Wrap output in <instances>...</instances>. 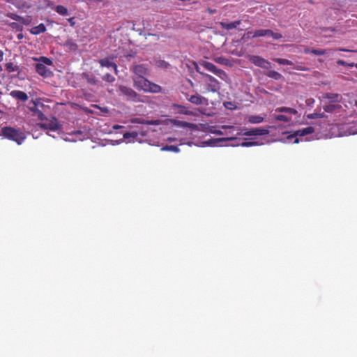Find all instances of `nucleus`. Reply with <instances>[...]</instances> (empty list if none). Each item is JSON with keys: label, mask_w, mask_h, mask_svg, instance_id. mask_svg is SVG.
<instances>
[{"label": "nucleus", "mask_w": 357, "mask_h": 357, "mask_svg": "<svg viewBox=\"0 0 357 357\" xmlns=\"http://www.w3.org/2000/svg\"><path fill=\"white\" fill-rule=\"evenodd\" d=\"M8 3L13 4L17 8H30L31 5L28 4L25 1H17L16 0H8Z\"/></svg>", "instance_id": "20"}, {"label": "nucleus", "mask_w": 357, "mask_h": 357, "mask_svg": "<svg viewBox=\"0 0 357 357\" xmlns=\"http://www.w3.org/2000/svg\"><path fill=\"white\" fill-rule=\"evenodd\" d=\"M338 50L342 51V52H349L350 51L349 50L344 49V48H339Z\"/></svg>", "instance_id": "56"}, {"label": "nucleus", "mask_w": 357, "mask_h": 357, "mask_svg": "<svg viewBox=\"0 0 357 357\" xmlns=\"http://www.w3.org/2000/svg\"><path fill=\"white\" fill-rule=\"evenodd\" d=\"M39 61H42L44 65L51 66L52 64V60L47 57L42 56L39 59Z\"/></svg>", "instance_id": "40"}, {"label": "nucleus", "mask_w": 357, "mask_h": 357, "mask_svg": "<svg viewBox=\"0 0 357 357\" xmlns=\"http://www.w3.org/2000/svg\"><path fill=\"white\" fill-rule=\"evenodd\" d=\"M141 124H146V125H158L159 121L158 120H142Z\"/></svg>", "instance_id": "38"}, {"label": "nucleus", "mask_w": 357, "mask_h": 357, "mask_svg": "<svg viewBox=\"0 0 357 357\" xmlns=\"http://www.w3.org/2000/svg\"><path fill=\"white\" fill-rule=\"evenodd\" d=\"M68 21L70 22V23L71 24V25H73V24H74L73 18H70V19L68 20Z\"/></svg>", "instance_id": "58"}, {"label": "nucleus", "mask_w": 357, "mask_h": 357, "mask_svg": "<svg viewBox=\"0 0 357 357\" xmlns=\"http://www.w3.org/2000/svg\"><path fill=\"white\" fill-rule=\"evenodd\" d=\"M40 128L54 131L60 129L61 126L55 118H52L49 122L40 124Z\"/></svg>", "instance_id": "12"}, {"label": "nucleus", "mask_w": 357, "mask_h": 357, "mask_svg": "<svg viewBox=\"0 0 357 357\" xmlns=\"http://www.w3.org/2000/svg\"><path fill=\"white\" fill-rule=\"evenodd\" d=\"M140 135H141L142 136H144H144H146L147 133H146V131H142V132H140Z\"/></svg>", "instance_id": "57"}, {"label": "nucleus", "mask_w": 357, "mask_h": 357, "mask_svg": "<svg viewBox=\"0 0 357 357\" xmlns=\"http://www.w3.org/2000/svg\"><path fill=\"white\" fill-rule=\"evenodd\" d=\"M162 151H173L175 153L180 152V149L178 146L174 145H166L161 148Z\"/></svg>", "instance_id": "26"}, {"label": "nucleus", "mask_w": 357, "mask_h": 357, "mask_svg": "<svg viewBox=\"0 0 357 357\" xmlns=\"http://www.w3.org/2000/svg\"><path fill=\"white\" fill-rule=\"evenodd\" d=\"M356 67L357 68V63L356 64Z\"/></svg>", "instance_id": "63"}, {"label": "nucleus", "mask_w": 357, "mask_h": 357, "mask_svg": "<svg viewBox=\"0 0 357 357\" xmlns=\"http://www.w3.org/2000/svg\"><path fill=\"white\" fill-rule=\"evenodd\" d=\"M204 76L206 78L207 91L213 93L218 92L220 88L219 82L208 74H204Z\"/></svg>", "instance_id": "9"}, {"label": "nucleus", "mask_w": 357, "mask_h": 357, "mask_svg": "<svg viewBox=\"0 0 357 357\" xmlns=\"http://www.w3.org/2000/svg\"><path fill=\"white\" fill-rule=\"evenodd\" d=\"M45 31H46L45 26L41 23L38 26L32 27L30 29V33L33 35H38V34L45 32Z\"/></svg>", "instance_id": "19"}, {"label": "nucleus", "mask_w": 357, "mask_h": 357, "mask_svg": "<svg viewBox=\"0 0 357 357\" xmlns=\"http://www.w3.org/2000/svg\"><path fill=\"white\" fill-rule=\"evenodd\" d=\"M312 54L319 56V55H324L328 54V56H331L333 54V50H321V49H314L311 51Z\"/></svg>", "instance_id": "22"}, {"label": "nucleus", "mask_w": 357, "mask_h": 357, "mask_svg": "<svg viewBox=\"0 0 357 357\" xmlns=\"http://www.w3.org/2000/svg\"><path fill=\"white\" fill-rule=\"evenodd\" d=\"M32 109H35V110H36V109H38L36 108V105L35 103H34V107H31V108H30V110H31V111H32Z\"/></svg>", "instance_id": "61"}, {"label": "nucleus", "mask_w": 357, "mask_h": 357, "mask_svg": "<svg viewBox=\"0 0 357 357\" xmlns=\"http://www.w3.org/2000/svg\"><path fill=\"white\" fill-rule=\"evenodd\" d=\"M212 132L218 135H222L224 134L221 130H214L212 131Z\"/></svg>", "instance_id": "51"}, {"label": "nucleus", "mask_w": 357, "mask_h": 357, "mask_svg": "<svg viewBox=\"0 0 357 357\" xmlns=\"http://www.w3.org/2000/svg\"><path fill=\"white\" fill-rule=\"evenodd\" d=\"M192 65L194 66L195 69L196 70V71L200 74H202L204 75V74L200 71V68L198 66L197 63L195 61H192Z\"/></svg>", "instance_id": "44"}, {"label": "nucleus", "mask_w": 357, "mask_h": 357, "mask_svg": "<svg viewBox=\"0 0 357 357\" xmlns=\"http://www.w3.org/2000/svg\"><path fill=\"white\" fill-rule=\"evenodd\" d=\"M181 126L183 127L191 128L192 126V124L188 123V122H182Z\"/></svg>", "instance_id": "48"}, {"label": "nucleus", "mask_w": 357, "mask_h": 357, "mask_svg": "<svg viewBox=\"0 0 357 357\" xmlns=\"http://www.w3.org/2000/svg\"><path fill=\"white\" fill-rule=\"evenodd\" d=\"M337 63L340 66H347V63L345 61H344L343 60H338L337 61Z\"/></svg>", "instance_id": "49"}, {"label": "nucleus", "mask_w": 357, "mask_h": 357, "mask_svg": "<svg viewBox=\"0 0 357 357\" xmlns=\"http://www.w3.org/2000/svg\"><path fill=\"white\" fill-rule=\"evenodd\" d=\"M138 135H139V132H127L123 134V138L124 139H129V138L136 139Z\"/></svg>", "instance_id": "32"}, {"label": "nucleus", "mask_w": 357, "mask_h": 357, "mask_svg": "<svg viewBox=\"0 0 357 357\" xmlns=\"http://www.w3.org/2000/svg\"><path fill=\"white\" fill-rule=\"evenodd\" d=\"M275 112H281V113H288V114H296L298 113L297 110L294 109V108H291V107H278L275 109Z\"/></svg>", "instance_id": "21"}, {"label": "nucleus", "mask_w": 357, "mask_h": 357, "mask_svg": "<svg viewBox=\"0 0 357 357\" xmlns=\"http://www.w3.org/2000/svg\"><path fill=\"white\" fill-rule=\"evenodd\" d=\"M339 95L333 93H326L324 95V98L331 100L333 102L337 101Z\"/></svg>", "instance_id": "29"}, {"label": "nucleus", "mask_w": 357, "mask_h": 357, "mask_svg": "<svg viewBox=\"0 0 357 357\" xmlns=\"http://www.w3.org/2000/svg\"><path fill=\"white\" fill-rule=\"evenodd\" d=\"M158 66L160 68H167L169 66L168 63L165 62V61H159L158 63Z\"/></svg>", "instance_id": "43"}, {"label": "nucleus", "mask_w": 357, "mask_h": 357, "mask_svg": "<svg viewBox=\"0 0 357 357\" xmlns=\"http://www.w3.org/2000/svg\"><path fill=\"white\" fill-rule=\"evenodd\" d=\"M273 60L281 65L291 66L294 64V63L291 61L285 59L275 58Z\"/></svg>", "instance_id": "28"}, {"label": "nucleus", "mask_w": 357, "mask_h": 357, "mask_svg": "<svg viewBox=\"0 0 357 357\" xmlns=\"http://www.w3.org/2000/svg\"><path fill=\"white\" fill-rule=\"evenodd\" d=\"M0 135L5 138L15 142L18 145H21L26 139V135L20 129L13 127L4 126L0 130Z\"/></svg>", "instance_id": "2"}, {"label": "nucleus", "mask_w": 357, "mask_h": 357, "mask_svg": "<svg viewBox=\"0 0 357 357\" xmlns=\"http://www.w3.org/2000/svg\"><path fill=\"white\" fill-rule=\"evenodd\" d=\"M307 119H319V118H324L325 117V115L324 113H312L310 114L307 116Z\"/></svg>", "instance_id": "33"}, {"label": "nucleus", "mask_w": 357, "mask_h": 357, "mask_svg": "<svg viewBox=\"0 0 357 357\" xmlns=\"http://www.w3.org/2000/svg\"><path fill=\"white\" fill-rule=\"evenodd\" d=\"M7 16L8 17H10V18H11V19H13L14 20L18 21V22L20 20H22V17H21V16H20V15H18L17 14H15V13H8Z\"/></svg>", "instance_id": "39"}, {"label": "nucleus", "mask_w": 357, "mask_h": 357, "mask_svg": "<svg viewBox=\"0 0 357 357\" xmlns=\"http://www.w3.org/2000/svg\"><path fill=\"white\" fill-rule=\"evenodd\" d=\"M122 127H123L122 126L115 125V126H113V128L117 130V129H119V128H121Z\"/></svg>", "instance_id": "55"}, {"label": "nucleus", "mask_w": 357, "mask_h": 357, "mask_svg": "<svg viewBox=\"0 0 357 357\" xmlns=\"http://www.w3.org/2000/svg\"><path fill=\"white\" fill-rule=\"evenodd\" d=\"M221 128H222V129L229 130V132H226V134L230 135V137L219 138V139L207 141L205 142L206 144L212 145L218 142H227V141H232V140L237 139V137L238 136V135H237V130H236V128H238L237 127H234L232 126L224 125V126H222Z\"/></svg>", "instance_id": "5"}, {"label": "nucleus", "mask_w": 357, "mask_h": 357, "mask_svg": "<svg viewBox=\"0 0 357 357\" xmlns=\"http://www.w3.org/2000/svg\"><path fill=\"white\" fill-rule=\"evenodd\" d=\"M241 24V21L237 20L231 22H221L220 23L222 28L225 29L227 30H231L233 29L236 28Z\"/></svg>", "instance_id": "17"}, {"label": "nucleus", "mask_w": 357, "mask_h": 357, "mask_svg": "<svg viewBox=\"0 0 357 357\" xmlns=\"http://www.w3.org/2000/svg\"><path fill=\"white\" fill-rule=\"evenodd\" d=\"M293 139H294V143L297 144L299 142V139L294 135V132L289 135L284 142H291Z\"/></svg>", "instance_id": "36"}, {"label": "nucleus", "mask_w": 357, "mask_h": 357, "mask_svg": "<svg viewBox=\"0 0 357 357\" xmlns=\"http://www.w3.org/2000/svg\"><path fill=\"white\" fill-rule=\"evenodd\" d=\"M200 63L204 66V68L213 73L220 79L225 80L227 78L226 73L222 70L217 68V67L213 63L205 61H202Z\"/></svg>", "instance_id": "6"}, {"label": "nucleus", "mask_w": 357, "mask_h": 357, "mask_svg": "<svg viewBox=\"0 0 357 357\" xmlns=\"http://www.w3.org/2000/svg\"><path fill=\"white\" fill-rule=\"evenodd\" d=\"M215 61L219 64L227 66L229 63V61L227 59L223 56H218L215 58Z\"/></svg>", "instance_id": "31"}, {"label": "nucleus", "mask_w": 357, "mask_h": 357, "mask_svg": "<svg viewBox=\"0 0 357 357\" xmlns=\"http://www.w3.org/2000/svg\"><path fill=\"white\" fill-rule=\"evenodd\" d=\"M5 67H6V70L10 73L17 71V70H18V68H19L17 66L14 65L11 62L6 63Z\"/></svg>", "instance_id": "30"}, {"label": "nucleus", "mask_w": 357, "mask_h": 357, "mask_svg": "<svg viewBox=\"0 0 357 357\" xmlns=\"http://www.w3.org/2000/svg\"><path fill=\"white\" fill-rule=\"evenodd\" d=\"M258 142H244L241 144V146L243 147H249V146H258L260 145Z\"/></svg>", "instance_id": "37"}, {"label": "nucleus", "mask_w": 357, "mask_h": 357, "mask_svg": "<svg viewBox=\"0 0 357 357\" xmlns=\"http://www.w3.org/2000/svg\"><path fill=\"white\" fill-rule=\"evenodd\" d=\"M132 123H141L142 122V119H135L134 120L132 121Z\"/></svg>", "instance_id": "52"}, {"label": "nucleus", "mask_w": 357, "mask_h": 357, "mask_svg": "<svg viewBox=\"0 0 357 357\" xmlns=\"http://www.w3.org/2000/svg\"><path fill=\"white\" fill-rule=\"evenodd\" d=\"M250 61L261 68L268 69L271 68V63L259 56L252 55L250 56Z\"/></svg>", "instance_id": "10"}, {"label": "nucleus", "mask_w": 357, "mask_h": 357, "mask_svg": "<svg viewBox=\"0 0 357 357\" xmlns=\"http://www.w3.org/2000/svg\"><path fill=\"white\" fill-rule=\"evenodd\" d=\"M10 26L12 27L13 29H16L17 30H22V26H20L19 24L16 23V22H12L10 24Z\"/></svg>", "instance_id": "42"}, {"label": "nucleus", "mask_w": 357, "mask_h": 357, "mask_svg": "<svg viewBox=\"0 0 357 357\" xmlns=\"http://www.w3.org/2000/svg\"><path fill=\"white\" fill-rule=\"evenodd\" d=\"M119 90L120 95L123 96L127 101H132L135 102H142L141 96L132 88L120 85L119 86Z\"/></svg>", "instance_id": "3"}, {"label": "nucleus", "mask_w": 357, "mask_h": 357, "mask_svg": "<svg viewBox=\"0 0 357 357\" xmlns=\"http://www.w3.org/2000/svg\"><path fill=\"white\" fill-rule=\"evenodd\" d=\"M3 52L0 50V62L3 60Z\"/></svg>", "instance_id": "54"}, {"label": "nucleus", "mask_w": 357, "mask_h": 357, "mask_svg": "<svg viewBox=\"0 0 357 357\" xmlns=\"http://www.w3.org/2000/svg\"><path fill=\"white\" fill-rule=\"evenodd\" d=\"M1 70V67L0 66V70Z\"/></svg>", "instance_id": "64"}, {"label": "nucleus", "mask_w": 357, "mask_h": 357, "mask_svg": "<svg viewBox=\"0 0 357 357\" xmlns=\"http://www.w3.org/2000/svg\"><path fill=\"white\" fill-rule=\"evenodd\" d=\"M337 107L335 105H327L324 107V109L326 112L332 113L335 111V109Z\"/></svg>", "instance_id": "34"}, {"label": "nucleus", "mask_w": 357, "mask_h": 357, "mask_svg": "<svg viewBox=\"0 0 357 357\" xmlns=\"http://www.w3.org/2000/svg\"><path fill=\"white\" fill-rule=\"evenodd\" d=\"M130 70L135 74L133 77H144L149 75V70L144 64H133Z\"/></svg>", "instance_id": "7"}, {"label": "nucleus", "mask_w": 357, "mask_h": 357, "mask_svg": "<svg viewBox=\"0 0 357 357\" xmlns=\"http://www.w3.org/2000/svg\"><path fill=\"white\" fill-rule=\"evenodd\" d=\"M311 51H312V50H310L309 48H305L303 52L305 54H310V53H312Z\"/></svg>", "instance_id": "53"}, {"label": "nucleus", "mask_w": 357, "mask_h": 357, "mask_svg": "<svg viewBox=\"0 0 357 357\" xmlns=\"http://www.w3.org/2000/svg\"><path fill=\"white\" fill-rule=\"evenodd\" d=\"M177 140L176 138H174V137H167V142H176Z\"/></svg>", "instance_id": "50"}, {"label": "nucleus", "mask_w": 357, "mask_h": 357, "mask_svg": "<svg viewBox=\"0 0 357 357\" xmlns=\"http://www.w3.org/2000/svg\"><path fill=\"white\" fill-rule=\"evenodd\" d=\"M248 121L252 124H257L264 121V116L261 115H250L248 116Z\"/></svg>", "instance_id": "18"}, {"label": "nucleus", "mask_w": 357, "mask_h": 357, "mask_svg": "<svg viewBox=\"0 0 357 357\" xmlns=\"http://www.w3.org/2000/svg\"><path fill=\"white\" fill-rule=\"evenodd\" d=\"M19 22H21L22 23L24 24H29L31 22L30 17L24 18L22 17V20H20Z\"/></svg>", "instance_id": "46"}, {"label": "nucleus", "mask_w": 357, "mask_h": 357, "mask_svg": "<svg viewBox=\"0 0 357 357\" xmlns=\"http://www.w3.org/2000/svg\"><path fill=\"white\" fill-rule=\"evenodd\" d=\"M294 68H295V69H296V70H303V69H302L301 68H300V67H295Z\"/></svg>", "instance_id": "62"}, {"label": "nucleus", "mask_w": 357, "mask_h": 357, "mask_svg": "<svg viewBox=\"0 0 357 357\" xmlns=\"http://www.w3.org/2000/svg\"><path fill=\"white\" fill-rule=\"evenodd\" d=\"M10 96L17 100L22 101V102H26L29 98V97L26 93H24L22 91H18V90L12 91L10 93Z\"/></svg>", "instance_id": "13"}, {"label": "nucleus", "mask_w": 357, "mask_h": 357, "mask_svg": "<svg viewBox=\"0 0 357 357\" xmlns=\"http://www.w3.org/2000/svg\"><path fill=\"white\" fill-rule=\"evenodd\" d=\"M86 79H87L88 83H89V84H96V80L95 77H89L88 76Z\"/></svg>", "instance_id": "45"}, {"label": "nucleus", "mask_w": 357, "mask_h": 357, "mask_svg": "<svg viewBox=\"0 0 357 357\" xmlns=\"http://www.w3.org/2000/svg\"><path fill=\"white\" fill-rule=\"evenodd\" d=\"M266 75L272 79H274L275 80H279L282 77V75L275 71V70H270L266 73Z\"/></svg>", "instance_id": "25"}, {"label": "nucleus", "mask_w": 357, "mask_h": 357, "mask_svg": "<svg viewBox=\"0 0 357 357\" xmlns=\"http://www.w3.org/2000/svg\"><path fill=\"white\" fill-rule=\"evenodd\" d=\"M273 117L277 121H284V122H290L291 121V117H288L287 116L283 115V114H278V115L274 114Z\"/></svg>", "instance_id": "27"}, {"label": "nucleus", "mask_w": 357, "mask_h": 357, "mask_svg": "<svg viewBox=\"0 0 357 357\" xmlns=\"http://www.w3.org/2000/svg\"><path fill=\"white\" fill-rule=\"evenodd\" d=\"M101 66L112 68L114 70L115 73L117 74L118 70L116 65L111 61L109 59H102L99 61Z\"/></svg>", "instance_id": "16"}, {"label": "nucleus", "mask_w": 357, "mask_h": 357, "mask_svg": "<svg viewBox=\"0 0 357 357\" xmlns=\"http://www.w3.org/2000/svg\"><path fill=\"white\" fill-rule=\"evenodd\" d=\"M189 102L196 105H207L208 100L198 94L192 95L187 98Z\"/></svg>", "instance_id": "11"}, {"label": "nucleus", "mask_w": 357, "mask_h": 357, "mask_svg": "<svg viewBox=\"0 0 357 357\" xmlns=\"http://www.w3.org/2000/svg\"><path fill=\"white\" fill-rule=\"evenodd\" d=\"M313 102H314V100L312 99H309V100H307V104H310V103H312Z\"/></svg>", "instance_id": "60"}, {"label": "nucleus", "mask_w": 357, "mask_h": 357, "mask_svg": "<svg viewBox=\"0 0 357 357\" xmlns=\"http://www.w3.org/2000/svg\"><path fill=\"white\" fill-rule=\"evenodd\" d=\"M236 128L237 135L245 136H262L269 134V128Z\"/></svg>", "instance_id": "4"}, {"label": "nucleus", "mask_w": 357, "mask_h": 357, "mask_svg": "<svg viewBox=\"0 0 357 357\" xmlns=\"http://www.w3.org/2000/svg\"><path fill=\"white\" fill-rule=\"evenodd\" d=\"M133 86L139 91L150 93H159L162 88L160 86L153 83L144 77H132Z\"/></svg>", "instance_id": "1"}, {"label": "nucleus", "mask_w": 357, "mask_h": 357, "mask_svg": "<svg viewBox=\"0 0 357 357\" xmlns=\"http://www.w3.org/2000/svg\"><path fill=\"white\" fill-rule=\"evenodd\" d=\"M32 112H33L34 113H36L38 118L41 120L44 119L45 116H44V114H43V112L41 111H40L39 109H32Z\"/></svg>", "instance_id": "41"}, {"label": "nucleus", "mask_w": 357, "mask_h": 357, "mask_svg": "<svg viewBox=\"0 0 357 357\" xmlns=\"http://www.w3.org/2000/svg\"><path fill=\"white\" fill-rule=\"evenodd\" d=\"M54 10L62 16H68L69 15L68 9L63 6H56Z\"/></svg>", "instance_id": "24"}, {"label": "nucleus", "mask_w": 357, "mask_h": 357, "mask_svg": "<svg viewBox=\"0 0 357 357\" xmlns=\"http://www.w3.org/2000/svg\"><path fill=\"white\" fill-rule=\"evenodd\" d=\"M224 105L227 109H231L233 108V103L231 102H227Z\"/></svg>", "instance_id": "47"}, {"label": "nucleus", "mask_w": 357, "mask_h": 357, "mask_svg": "<svg viewBox=\"0 0 357 357\" xmlns=\"http://www.w3.org/2000/svg\"><path fill=\"white\" fill-rule=\"evenodd\" d=\"M23 38V35L22 33H20L17 35V38L18 39H22Z\"/></svg>", "instance_id": "59"}, {"label": "nucleus", "mask_w": 357, "mask_h": 357, "mask_svg": "<svg viewBox=\"0 0 357 357\" xmlns=\"http://www.w3.org/2000/svg\"><path fill=\"white\" fill-rule=\"evenodd\" d=\"M261 36H271L275 40H279L282 37L281 33H274L271 29H258L253 32L252 38Z\"/></svg>", "instance_id": "8"}, {"label": "nucleus", "mask_w": 357, "mask_h": 357, "mask_svg": "<svg viewBox=\"0 0 357 357\" xmlns=\"http://www.w3.org/2000/svg\"><path fill=\"white\" fill-rule=\"evenodd\" d=\"M64 46H66L70 51H75L78 47L77 43L73 39H68L65 42Z\"/></svg>", "instance_id": "23"}, {"label": "nucleus", "mask_w": 357, "mask_h": 357, "mask_svg": "<svg viewBox=\"0 0 357 357\" xmlns=\"http://www.w3.org/2000/svg\"><path fill=\"white\" fill-rule=\"evenodd\" d=\"M102 79L107 82H113L115 80V78L114 76L110 75L109 73H106L105 75L102 76Z\"/></svg>", "instance_id": "35"}, {"label": "nucleus", "mask_w": 357, "mask_h": 357, "mask_svg": "<svg viewBox=\"0 0 357 357\" xmlns=\"http://www.w3.org/2000/svg\"><path fill=\"white\" fill-rule=\"evenodd\" d=\"M314 132V128L312 126H308L302 129H299L294 132V135L298 137H303Z\"/></svg>", "instance_id": "15"}, {"label": "nucleus", "mask_w": 357, "mask_h": 357, "mask_svg": "<svg viewBox=\"0 0 357 357\" xmlns=\"http://www.w3.org/2000/svg\"><path fill=\"white\" fill-rule=\"evenodd\" d=\"M36 70L40 75L43 77H48L51 74V71L43 63H37L36 65Z\"/></svg>", "instance_id": "14"}]
</instances>
